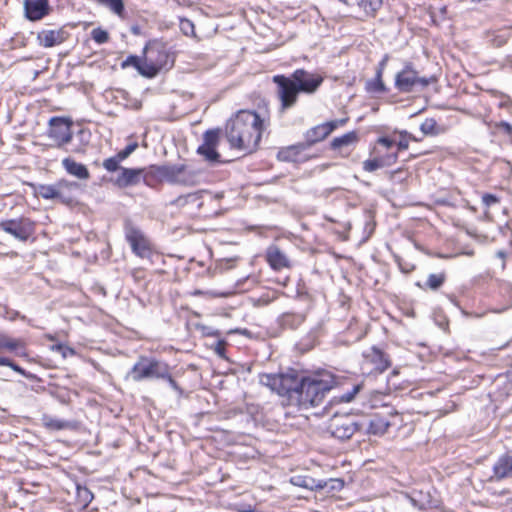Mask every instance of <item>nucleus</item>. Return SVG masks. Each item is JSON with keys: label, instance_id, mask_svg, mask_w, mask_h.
<instances>
[{"label": "nucleus", "instance_id": "nucleus-41", "mask_svg": "<svg viewBox=\"0 0 512 512\" xmlns=\"http://www.w3.org/2000/svg\"><path fill=\"white\" fill-rule=\"evenodd\" d=\"M19 342L15 339H11L4 335L3 337V349L14 351L18 348Z\"/></svg>", "mask_w": 512, "mask_h": 512}, {"label": "nucleus", "instance_id": "nucleus-40", "mask_svg": "<svg viewBox=\"0 0 512 512\" xmlns=\"http://www.w3.org/2000/svg\"><path fill=\"white\" fill-rule=\"evenodd\" d=\"M138 147V144L136 142L129 144L125 149L118 152L116 155L118 156V159H121L122 161L128 158Z\"/></svg>", "mask_w": 512, "mask_h": 512}, {"label": "nucleus", "instance_id": "nucleus-53", "mask_svg": "<svg viewBox=\"0 0 512 512\" xmlns=\"http://www.w3.org/2000/svg\"><path fill=\"white\" fill-rule=\"evenodd\" d=\"M386 61H387V58L383 59V60L379 63V65H378V67H377V68H382V72L384 71V67H385V65H386Z\"/></svg>", "mask_w": 512, "mask_h": 512}, {"label": "nucleus", "instance_id": "nucleus-45", "mask_svg": "<svg viewBox=\"0 0 512 512\" xmlns=\"http://www.w3.org/2000/svg\"><path fill=\"white\" fill-rule=\"evenodd\" d=\"M482 202L485 206L489 207V206L499 202V199L493 194H484L482 196Z\"/></svg>", "mask_w": 512, "mask_h": 512}, {"label": "nucleus", "instance_id": "nucleus-48", "mask_svg": "<svg viewBox=\"0 0 512 512\" xmlns=\"http://www.w3.org/2000/svg\"><path fill=\"white\" fill-rule=\"evenodd\" d=\"M12 364V360L7 357H0V366H10Z\"/></svg>", "mask_w": 512, "mask_h": 512}, {"label": "nucleus", "instance_id": "nucleus-5", "mask_svg": "<svg viewBox=\"0 0 512 512\" xmlns=\"http://www.w3.org/2000/svg\"><path fill=\"white\" fill-rule=\"evenodd\" d=\"M259 381L282 396L283 405H296L298 397H294V392H299L301 385V379L296 374H262Z\"/></svg>", "mask_w": 512, "mask_h": 512}, {"label": "nucleus", "instance_id": "nucleus-1", "mask_svg": "<svg viewBox=\"0 0 512 512\" xmlns=\"http://www.w3.org/2000/svg\"><path fill=\"white\" fill-rule=\"evenodd\" d=\"M263 130L260 116L249 110L239 111L226 125V137L231 147L245 154L258 147Z\"/></svg>", "mask_w": 512, "mask_h": 512}, {"label": "nucleus", "instance_id": "nucleus-23", "mask_svg": "<svg viewBox=\"0 0 512 512\" xmlns=\"http://www.w3.org/2000/svg\"><path fill=\"white\" fill-rule=\"evenodd\" d=\"M365 89L368 93L372 94H381L387 91V88L382 80V68L376 69V75L374 79L366 81Z\"/></svg>", "mask_w": 512, "mask_h": 512}, {"label": "nucleus", "instance_id": "nucleus-32", "mask_svg": "<svg viewBox=\"0 0 512 512\" xmlns=\"http://www.w3.org/2000/svg\"><path fill=\"white\" fill-rule=\"evenodd\" d=\"M365 389V385L363 382L361 383H358L356 385L353 386L352 390L351 391H348L346 393H343L339 398H340V401L342 402H351L355 399L356 395H358L359 393H361L362 391H364Z\"/></svg>", "mask_w": 512, "mask_h": 512}, {"label": "nucleus", "instance_id": "nucleus-25", "mask_svg": "<svg viewBox=\"0 0 512 512\" xmlns=\"http://www.w3.org/2000/svg\"><path fill=\"white\" fill-rule=\"evenodd\" d=\"M306 149L305 144H298L281 149L278 152V159L282 161H296L299 154Z\"/></svg>", "mask_w": 512, "mask_h": 512}, {"label": "nucleus", "instance_id": "nucleus-29", "mask_svg": "<svg viewBox=\"0 0 512 512\" xmlns=\"http://www.w3.org/2000/svg\"><path fill=\"white\" fill-rule=\"evenodd\" d=\"M97 2L107 7L111 12L116 15L123 17L124 14V3L123 0H97Z\"/></svg>", "mask_w": 512, "mask_h": 512}, {"label": "nucleus", "instance_id": "nucleus-30", "mask_svg": "<svg viewBox=\"0 0 512 512\" xmlns=\"http://www.w3.org/2000/svg\"><path fill=\"white\" fill-rule=\"evenodd\" d=\"M446 280V274L444 272L437 274H430L425 283V287L430 290L439 289Z\"/></svg>", "mask_w": 512, "mask_h": 512}, {"label": "nucleus", "instance_id": "nucleus-24", "mask_svg": "<svg viewBox=\"0 0 512 512\" xmlns=\"http://www.w3.org/2000/svg\"><path fill=\"white\" fill-rule=\"evenodd\" d=\"M382 5L383 0H357V6L366 18L375 17Z\"/></svg>", "mask_w": 512, "mask_h": 512}, {"label": "nucleus", "instance_id": "nucleus-19", "mask_svg": "<svg viewBox=\"0 0 512 512\" xmlns=\"http://www.w3.org/2000/svg\"><path fill=\"white\" fill-rule=\"evenodd\" d=\"M266 258L270 266L275 270L289 267V259L277 246L267 249Z\"/></svg>", "mask_w": 512, "mask_h": 512}, {"label": "nucleus", "instance_id": "nucleus-3", "mask_svg": "<svg viewBox=\"0 0 512 512\" xmlns=\"http://www.w3.org/2000/svg\"><path fill=\"white\" fill-rule=\"evenodd\" d=\"M335 383L334 377L329 373L301 378L300 390L294 392V397H298L295 406L307 409L320 405Z\"/></svg>", "mask_w": 512, "mask_h": 512}, {"label": "nucleus", "instance_id": "nucleus-34", "mask_svg": "<svg viewBox=\"0 0 512 512\" xmlns=\"http://www.w3.org/2000/svg\"><path fill=\"white\" fill-rule=\"evenodd\" d=\"M91 38L97 43V44H104V43H107L109 41V33L100 28V27H97V28H94L92 31H91Z\"/></svg>", "mask_w": 512, "mask_h": 512}, {"label": "nucleus", "instance_id": "nucleus-10", "mask_svg": "<svg viewBox=\"0 0 512 512\" xmlns=\"http://www.w3.org/2000/svg\"><path fill=\"white\" fill-rule=\"evenodd\" d=\"M220 143V132L218 129L208 130L203 135V143L197 148V153L209 163L220 162V154L217 151Z\"/></svg>", "mask_w": 512, "mask_h": 512}, {"label": "nucleus", "instance_id": "nucleus-44", "mask_svg": "<svg viewBox=\"0 0 512 512\" xmlns=\"http://www.w3.org/2000/svg\"><path fill=\"white\" fill-rule=\"evenodd\" d=\"M225 346H226V342H225V341H223V340H219V341H217V342L215 343V345H214V348H213V349H214L215 353H216L218 356H220V357L224 358V357H225Z\"/></svg>", "mask_w": 512, "mask_h": 512}, {"label": "nucleus", "instance_id": "nucleus-7", "mask_svg": "<svg viewBox=\"0 0 512 512\" xmlns=\"http://www.w3.org/2000/svg\"><path fill=\"white\" fill-rule=\"evenodd\" d=\"M436 77H421L414 69L411 63H407L405 67L395 76V87L402 93H410L415 90H423L430 84L436 82Z\"/></svg>", "mask_w": 512, "mask_h": 512}, {"label": "nucleus", "instance_id": "nucleus-51", "mask_svg": "<svg viewBox=\"0 0 512 512\" xmlns=\"http://www.w3.org/2000/svg\"><path fill=\"white\" fill-rule=\"evenodd\" d=\"M496 255H497V257H499L500 259H502V260H503L502 268H504V267H505L504 259H505V257H506V253H505L504 251L500 250V251H498V252L496 253Z\"/></svg>", "mask_w": 512, "mask_h": 512}, {"label": "nucleus", "instance_id": "nucleus-49", "mask_svg": "<svg viewBox=\"0 0 512 512\" xmlns=\"http://www.w3.org/2000/svg\"><path fill=\"white\" fill-rule=\"evenodd\" d=\"M408 147H409V143L407 140H401L398 143V150H406V149H408Z\"/></svg>", "mask_w": 512, "mask_h": 512}, {"label": "nucleus", "instance_id": "nucleus-26", "mask_svg": "<svg viewBox=\"0 0 512 512\" xmlns=\"http://www.w3.org/2000/svg\"><path fill=\"white\" fill-rule=\"evenodd\" d=\"M66 171L79 179L89 178V171L86 166L80 163H76L69 158H66Z\"/></svg>", "mask_w": 512, "mask_h": 512}, {"label": "nucleus", "instance_id": "nucleus-43", "mask_svg": "<svg viewBox=\"0 0 512 512\" xmlns=\"http://www.w3.org/2000/svg\"><path fill=\"white\" fill-rule=\"evenodd\" d=\"M379 159L382 160L383 163H385V167L391 166L394 163H396V161H397V153L395 152V153L387 154L385 156H380Z\"/></svg>", "mask_w": 512, "mask_h": 512}, {"label": "nucleus", "instance_id": "nucleus-38", "mask_svg": "<svg viewBox=\"0 0 512 512\" xmlns=\"http://www.w3.org/2000/svg\"><path fill=\"white\" fill-rule=\"evenodd\" d=\"M180 29L182 33L186 36H194V24L189 19H181L180 20Z\"/></svg>", "mask_w": 512, "mask_h": 512}, {"label": "nucleus", "instance_id": "nucleus-15", "mask_svg": "<svg viewBox=\"0 0 512 512\" xmlns=\"http://www.w3.org/2000/svg\"><path fill=\"white\" fill-rule=\"evenodd\" d=\"M25 16L30 21H38L48 14V0H24Z\"/></svg>", "mask_w": 512, "mask_h": 512}, {"label": "nucleus", "instance_id": "nucleus-14", "mask_svg": "<svg viewBox=\"0 0 512 512\" xmlns=\"http://www.w3.org/2000/svg\"><path fill=\"white\" fill-rule=\"evenodd\" d=\"M126 239L136 255L144 258L150 254L149 242L139 230L130 228L126 233Z\"/></svg>", "mask_w": 512, "mask_h": 512}, {"label": "nucleus", "instance_id": "nucleus-57", "mask_svg": "<svg viewBox=\"0 0 512 512\" xmlns=\"http://www.w3.org/2000/svg\"><path fill=\"white\" fill-rule=\"evenodd\" d=\"M290 317H291V316H290L289 314L284 315V316H283V321H284V323H287V321L289 320V318H290Z\"/></svg>", "mask_w": 512, "mask_h": 512}, {"label": "nucleus", "instance_id": "nucleus-47", "mask_svg": "<svg viewBox=\"0 0 512 512\" xmlns=\"http://www.w3.org/2000/svg\"><path fill=\"white\" fill-rule=\"evenodd\" d=\"M10 368H12L14 371L18 372L19 374L21 375H24L25 374V371L23 368H21L18 364H16L15 362L12 361V364L9 366Z\"/></svg>", "mask_w": 512, "mask_h": 512}, {"label": "nucleus", "instance_id": "nucleus-2", "mask_svg": "<svg viewBox=\"0 0 512 512\" xmlns=\"http://www.w3.org/2000/svg\"><path fill=\"white\" fill-rule=\"evenodd\" d=\"M273 82L277 85L276 95L280 101V112L295 106L299 93L314 94L323 82V77L306 71L295 70L290 76L275 75Z\"/></svg>", "mask_w": 512, "mask_h": 512}, {"label": "nucleus", "instance_id": "nucleus-22", "mask_svg": "<svg viewBox=\"0 0 512 512\" xmlns=\"http://www.w3.org/2000/svg\"><path fill=\"white\" fill-rule=\"evenodd\" d=\"M72 485L76 494V501L73 505L78 510L85 509L92 501L93 494L89 491L88 488L82 487L76 482H73Z\"/></svg>", "mask_w": 512, "mask_h": 512}, {"label": "nucleus", "instance_id": "nucleus-42", "mask_svg": "<svg viewBox=\"0 0 512 512\" xmlns=\"http://www.w3.org/2000/svg\"><path fill=\"white\" fill-rule=\"evenodd\" d=\"M161 379L167 380V382L169 383L170 387L174 391L181 393L182 390L179 387L178 383L173 379V377H172V375L170 373V369H169L168 365H167V376L166 377H161Z\"/></svg>", "mask_w": 512, "mask_h": 512}, {"label": "nucleus", "instance_id": "nucleus-54", "mask_svg": "<svg viewBox=\"0 0 512 512\" xmlns=\"http://www.w3.org/2000/svg\"><path fill=\"white\" fill-rule=\"evenodd\" d=\"M234 332H237V333H240V334H243V335H248L249 334V331L247 329H243V330L236 329Z\"/></svg>", "mask_w": 512, "mask_h": 512}, {"label": "nucleus", "instance_id": "nucleus-36", "mask_svg": "<svg viewBox=\"0 0 512 512\" xmlns=\"http://www.w3.org/2000/svg\"><path fill=\"white\" fill-rule=\"evenodd\" d=\"M383 167H385V163H383L379 157L368 159L363 162V168L367 172H374Z\"/></svg>", "mask_w": 512, "mask_h": 512}, {"label": "nucleus", "instance_id": "nucleus-55", "mask_svg": "<svg viewBox=\"0 0 512 512\" xmlns=\"http://www.w3.org/2000/svg\"><path fill=\"white\" fill-rule=\"evenodd\" d=\"M127 64H132L135 67L134 62L130 59V57L123 63V66H126Z\"/></svg>", "mask_w": 512, "mask_h": 512}, {"label": "nucleus", "instance_id": "nucleus-33", "mask_svg": "<svg viewBox=\"0 0 512 512\" xmlns=\"http://www.w3.org/2000/svg\"><path fill=\"white\" fill-rule=\"evenodd\" d=\"M38 194L45 199L60 197L59 191L52 185H41L38 189Z\"/></svg>", "mask_w": 512, "mask_h": 512}, {"label": "nucleus", "instance_id": "nucleus-12", "mask_svg": "<svg viewBox=\"0 0 512 512\" xmlns=\"http://www.w3.org/2000/svg\"><path fill=\"white\" fill-rule=\"evenodd\" d=\"M346 121L347 119L328 121L307 130V132L305 133L306 147H309L317 142L324 140L338 126H343L346 123Z\"/></svg>", "mask_w": 512, "mask_h": 512}, {"label": "nucleus", "instance_id": "nucleus-27", "mask_svg": "<svg viewBox=\"0 0 512 512\" xmlns=\"http://www.w3.org/2000/svg\"><path fill=\"white\" fill-rule=\"evenodd\" d=\"M357 140H358L357 133L354 131H351V132L345 133L344 135H342L340 137L334 138L331 142V148L334 150L341 149L343 147L350 146V145L356 143Z\"/></svg>", "mask_w": 512, "mask_h": 512}, {"label": "nucleus", "instance_id": "nucleus-60", "mask_svg": "<svg viewBox=\"0 0 512 512\" xmlns=\"http://www.w3.org/2000/svg\"><path fill=\"white\" fill-rule=\"evenodd\" d=\"M69 352L70 354H74V350L72 348L66 347V353Z\"/></svg>", "mask_w": 512, "mask_h": 512}, {"label": "nucleus", "instance_id": "nucleus-21", "mask_svg": "<svg viewBox=\"0 0 512 512\" xmlns=\"http://www.w3.org/2000/svg\"><path fill=\"white\" fill-rule=\"evenodd\" d=\"M291 483L295 486L306 488L311 491L323 490L326 487L324 480H315L312 477L302 475L293 476L291 478Z\"/></svg>", "mask_w": 512, "mask_h": 512}, {"label": "nucleus", "instance_id": "nucleus-11", "mask_svg": "<svg viewBox=\"0 0 512 512\" xmlns=\"http://www.w3.org/2000/svg\"><path fill=\"white\" fill-rule=\"evenodd\" d=\"M0 229L17 240L26 241L34 232V224L28 218L9 219L0 222Z\"/></svg>", "mask_w": 512, "mask_h": 512}, {"label": "nucleus", "instance_id": "nucleus-28", "mask_svg": "<svg viewBox=\"0 0 512 512\" xmlns=\"http://www.w3.org/2000/svg\"><path fill=\"white\" fill-rule=\"evenodd\" d=\"M40 43L45 47H52L57 43L61 42V36L59 32L54 30H46L39 33L38 36Z\"/></svg>", "mask_w": 512, "mask_h": 512}, {"label": "nucleus", "instance_id": "nucleus-62", "mask_svg": "<svg viewBox=\"0 0 512 512\" xmlns=\"http://www.w3.org/2000/svg\"><path fill=\"white\" fill-rule=\"evenodd\" d=\"M65 141H66V144L70 141V135H68L67 133H66Z\"/></svg>", "mask_w": 512, "mask_h": 512}, {"label": "nucleus", "instance_id": "nucleus-61", "mask_svg": "<svg viewBox=\"0 0 512 512\" xmlns=\"http://www.w3.org/2000/svg\"><path fill=\"white\" fill-rule=\"evenodd\" d=\"M240 512H257V511H254V510L249 508V509L241 510Z\"/></svg>", "mask_w": 512, "mask_h": 512}, {"label": "nucleus", "instance_id": "nucleus-35", "mask_svg": "<svg viewBox=\"0 0 512 512\" xmlns=\"http://www.w3.org/2000/svg\"><path fill=\"white\" fill-rule=\"evenodd\" d=\"M420 130L424 135H436L437 123L433 118H427L420 126Z\"/></svg>", "mask_w": 512, "mask_h": 512}, {"label": "nucleus", "instance_id": "nucleus-17", "mask_svg": "<svg viewBox=\"0 0 512 512\" xmlns=\"http://www.w3.org/2000/svg\"><path fill=\"white\" fill-rule=\"evenodd\" d=\"M365 362L374 365V370L382 373L390 365L388 357L378 348L372 347L364 353Z\"/></svg>", "mask_w": 512, "mask_h": 512}, {"label": "nucleus", "instance_id": "nucleus-16", "mask_svg": "<svg viewBox=\"0 0 512 512\" xmlns=\"http://www.w3.org/2000/svg\"><path fill=\"white\" fill-rule=\"evenodd\" d=\"M49 145L61 147L64 144V116L52 117L49 120Z\"/></svg>", "mask_w": 512, "mask_h": 512}, {"label": "nucleus", "instance_id": "nucleus-59", "mask_svg": "<svg viewBox=\"0 0 512 512\" xmlns=\"http://www.w3.org/2000/svg\"><path fill=\"white\" fill-rule=\"evenodd\" d=\"M65 123L66 127H68L72 123V121L66 117Z\"/></svg>", "mask_w": 512, "mask_h": 512}, {"label": "nucleus", "instance_id": "nucleus-39", "mask_svg": "<svg viewBox=\"0 0 512 512\" xmlns=\"http://www.w3.org/2000/svg\"><path fill=\"white\" fill-rule=\"evenodd\" d=\"M324 483H326L325 489H327L328 492L340 491L344 487V482L341 479H329L324 481Z\"/></svg>", "mask_w": 512, "mask_h": 512}, {"label": "nucleus", "instance_id": "nucleus-20", "mask_svg": "<svg viewBox=\"0 0 512 512\" xmlns=\"http://www.w3.org/2000/svg\"><path fill=\"white\" fill-rule=\"evenodd\" d=\"M496 480H501L512 475V455H505L499 458L493 467Z\"/></svg>", "mask_w": 512, "mask_h": 512}, {"label": "nucleus", "instance_id": "nucleus-58", "mask_svg": "<svg viewBox=\"0 0 512 512\" xmlns=\"http://www.w3.org/2000/svg\"><path fill=\"white\" fill-rule=\"evenodd\" d=\"M3 337L4 335H0V349H3Z\"/></svg>", "mask_w": 512, "mask_h": 512}, {"label": "nucleus", "instance_id": "nucleus-52", "mask_svg": "<svg viewBox=\"0 0 512 512\" xmlns=\"http://www.w3.org/2000/svg\"><path fill=\"white\" fill-rule=\"evenodd\" d=\"M501 127L505 129L508 133H512V126L507 122H502Z\"/></svg>", "mask_w": 512, "mask_h": 512}, {"label": "nucleus", "instance_id": "nucleus-6", "mask_svg": "<svg viewBox=\"0 0 512 512\" xmlns=\"http://www.w3.org/2000/svg\"><path fill=\"white\" fill-rule=\"evenodd\" d=\"M167 376V364L154 357L140 356L126 378L134 382L161 379Z\"/></svg>", "mask_w": 512, "mask_h": 512}, {"label": "nucleus", "instance_id": "nucleus-8", "mask_svg": "<svg viewBox=\"0 0 512 512\" xmlns=\"http://www.w3.org/2000/svg\"><path fill=\"white\" fill-rule=\"evenodd\" d=\"M157 173L171 183L183 185H194L196 183V174L184 164L162 165L157 168Z\"/></svg>", "mask_w": 512, "mask_h": 512}, {"label": "nucleus", "instance_id": "nucleus-50", "mask_svg": "<svg viewBox=\"0 0 512 512\" xmlns=\"http://www.w3.org/2000/svg\"><path fill=\"white\" fill-rule=\"evenodd\" d=\"M52 349L54 350H57V351H60L62 353V355L64 356V344L63 343H58L56 345H53L52 346Z\"/></svg>", "mask_w": 512, "mask_h": 512}, {"label": "nucleus", "instance_id": "nucleus-46", "mask_svg": "<svg viewBox=\"0 0 512 512\" xmlns=\"http://www.w3.org/2000/svg\"><path fill=\"white\" fill-rule=\"evenodd\" d=\"M377 143L387 149L391 148L394 145V141L388 137H380L377 140Z\"/></svg>", "mask_w": 512, "mask_h": 512}, {"label": "nucleus", "instance_id": "nucleus-31", "mask_svg": "<svg viewBox=\"0 0 512 512\" xmlns=\"http://www.w3.org/2000/svg\"><path fill=\"white\" fill-rule=\"evenodd\" d=\"M43 425L52 431H59L64 428V421L55 419L51 416L44 415L42 418Z\"/></svg>", "mask_w": 512, "mask_h": 512}, {"label": "nucleus", "instance_id": "nucleus-4", "mask_svg": "<svg viewBox=\"0 0 512 512\" xmlns=\"http://www.w3.org/2000/svg\"><path fill=\"white\" fill-rule=\"evenodd\" d=\"M136 69L145 77H155L161 70H168L173 66L174 57L168 51L166 45L160 41L149 42L144 49L142 61L137 56H130Z\"/></svg>", "mask_w": 512, "mask_h": 512}, {"label": "nucleus", "instance_id": "nucleus-9", "mask_svg": "<svg viewBox=\"0 0 512 512\" xmlns=\"http://www.w3.org/2000/svg\"><path fill=\"white\" fill-rule=\"evenodd\" d=\"M363 424L354 420L349 415H334L329 422L328 430L335 438L346 440L351 438L356 431L362 430Z\"/></svg>", "mask_w": 512, "mask_h": 512}, {"label": "nucleus", "instance_id": "nucleus-18", "mask_svg": "<svg viewBox=\"0 0 512 512\" xmlns=\"http://www.w3.org/2000/svg\"><path fill=\"white\" fill-rule=\"evenodd\" d=\"M143 169L121 168V173L116 178L119 187H128L140 182Z\"/></svg>", "mask_w": 512, "mask_h": 512}, {"label": "nucleus", "instance_id": "nucleus-13", "mask_svg": "<svg viewBox=\"0 0 512 512\" xmlns=\"http://www.w3.org/2000/svg\"><path fill=\"white\" fill-rule=\"evenodd\" d=\"M363 424V429L368 434L383 435L391 426V421L388 415H381L379 413L371 415L368 419L360 422Z\"/></svg>", "mask_w": 512, "mask_h": 512}, {"label": "nucleus", "instance_id": "nucleus-56", "mask_svg": "<svg viewBox=\"0 0 512 512\" xmlns=\"http://www.w3.org/2000/svg\"><path fill=\"white\" fill-rule=\"evenodd\" d=\"M204 294V292H202L201 290H195L192 292V295H202Z\"/></svg>", "mask_w": 512, "mask_h": 512}, {"label": "nucleus", "instance_id": "nucleus-37", "mask_svg": "<svg viewBox=\"0 0 512 512\" xmlns=\"http://www.w3.org/2000/svg\"><path fill=\"white\" fill-rule=\"evenodd\" d=\"M121 161L122 160L118 159V156L115 155L113 157L105 159L103 162V167L109 172H114L117 171L118 169L121 170L122 167H120L119 165Z\"/></svg>", "mask_w": 512, "mask_h": 512}]
</instances>
